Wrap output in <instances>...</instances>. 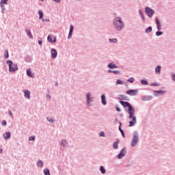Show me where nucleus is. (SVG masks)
Segmentation results:
<instances>
[{
    "instance_id": "nucleus-12",
    "label": "nucleus",
    "mask_w": 175,
    "mask_h": 175,
    "mask_svg": "<svg viewBox=\"0 0 175 175\" xmlns=\"http://www.w3.org/2000/svg\"><path fill=\"white\" fill-rule=\"evenodd\" d=\"M51 58L54 59L57 58V55H58V52H57V50H55V49L53 48L51 49Z\"/></svg>"
},
{
    "instance_id": "nucleus-16",
    "label": "nucleus",
    "mask_w": 175,
    "mask_h": 175,
    "mask_svg": "<svg viewBox=\"0 0 175 175\" xmlns=\"http://www.w3.org/2000/svg\"><path fill=\"white\" fill-rule=\"evenodd\" d=\"M73 35V25H70V30L68 36V39H72V36Z\"/></svg>"
},
{
    "instance_id": "nucleus-52",
    "label": "nucleus",
    "mask_w": 175,
    "mask_h": 175,
    "mask_svg": "<svg viewBox=\"0 0 175 175\" xmlns=\"http://www.w3.org/2000/svg\"><path fill=\"white\" fill-rule=\"evenodd\" d=\"M114 123L115 124H118V119H115V120H114Z\"/></svg>"
},
{
    "instance_id": "nucleus-34",
    "label": "nucleus",
    "mask_w": 175,
    "mask_h": 175,
    "mask_svg": "<svg viewBox=\"0 0 175 175\" xmlns=\"http://www.w3.org/2000/svg\"><path fill=\"white\" fill-rule=\"evenodd\" d=\"M118 129H119L122 137H125V133L124 132V130H122V129H121L120 126L118 127Z\"/></svg>"
},
{
    "instance_id": "nucleus-36",
    "label": "nucleus",
    "mask_w": 175,
    "mask_h": 175,
    "mask_svg": "<svg viewBox=\"0 0 175 175\" xmlns=\"http://www.w3.org/2000/svg\"><path fill=\"white\" fill-rule=\"evenodd\" d=\"M124 81H121L120 79H118L116 81V85H124Z\"/></svg>"
},
{
    "instance_id": "nucleus-44",
    "label": "nucleus",
    "mask_w": 175,
    "mask_h": 175,
    "mask_svg": "<svg viewBox=\"0 0 175 175\" xmlns=\"http://www.w3.org/2000/svg\"><path fill=\"white\" fill-rule=\"evenodd\" d=\"M1 125L3 126H6V125H8V122H6V120H2Z\"/></svg>"
},
{
    "instance_id": "nucleus-20",
    "label": "nucleus",
    "mask_w": 175,
    "mask_h": 175,
    "mask_svg": "<svg viewBox=\"0 0 175 175\" xmlns=\"http://www.w3.org/2000/svg\"><path fill=\"white\" fill-rule=\"evenodd\" d=\"M162 69V66H157L156 68H155V73L156 75H160L161 74V70Z\"/></svg>"
},
{
    "instance_id": "nucleus-48",
    "label": "nucleus",
    "mask_w": 175,
    "mask_h": 175,
    "mask_svg": "<svg viewBox=\"0 0 175 175\" xmlns=\"http://www.w3.org/2000/svg\"><path fill=\"white\" fill-rule=\"evenodd\" d=\"M42 21H43V23H44L45 21L50 22V19H49V18H46V19H42Z\"/></svg>"
},
{
    "instance_id": "nucleus-22",
    "label": "nucleus",
    "mask_w": 175,
    "mask_h": 175,
    "mask_svg": "<svg viewBox=\"0 0 175 175\" xmlns=\"http://www.w3.org/2000/svg\"><path fill=\"white\" fill-rule=\"evenodd\" d=\"M107 68H109V69H116V68H118L117 66V65L114 64L113 63H109L107 65Z\"/></svg>"
},
{
    "instance_id": "nucleus-13",
    "label": "nucleus",
    "mask_w": 175,
    "mask_h": 175,
    "mask_svg": "<svg viewBox=\"0 0 175 175\" xmlns=\"http://www.w3.org/2000/svg\"><path fill=\"white\" fill-rule=\"evenodd\" d=\"M163 94H165L163 90H156L153 92L154 96H159V95H163Z\"/></svg>"
},
{
    "instance_id": "nucleus-23",
    "label": "nucleus",
    "mask_w": 175,
    "mask_h": 175,
    "mask_svg": "<svg viewBox=\"0 0 175 175\" xmlns=\"http://www.w3.org/2000/svg\"><path fill=\"white\" fill-rule=\"evenodd\" d=\"M99 170L101 174H106V168H105V166L103 165L100 166Z\"/></svg>"
},
{
    "instance_id": "nucleus-35",
    "label": "nucleus",
    "mask_w": 175,
    "mask_h": 175,
    "mask_svg": "<svg viewBox=\"0 0 175 175\" xmlns=\"http://www.w3.org/2000/svg\"><path fill=\"white\" fill-rule=\"evenodd\" d=\"M38 14H39V19L40 20L43 19V12H42V10L38 11Z\"/></svg>"
},
{
    "instance_id": "nucleus-55",
    "label": "nucleus",
    "mask_w": 175,
    "mask_h": 175,
    "mask_svg": "<svg viewBox=\"0 0 175 175\" xmlns=\"http://www.w3.org/2000/svg\"><path fill=\"white\" fill-rule=\"evenodd\" d=\"M3 151V150H2V148H0V154H2Z\"/></svg>"
},
{
    "instance_id": "nucleus-30",
    "label": "nucleus",
    "mask_w": 175,
    "mask_h": 175,
    "mask_svg": "<svg viewBox=\"0 0 175 175\" xmlns=\"http://www.w3.org/2000/svg\"><path fill=\"white\" fill-rule=\"evenodd\" d=\"M37 166L38 167H43V161H42V160L38 161Z\"/></svg>"
},
{
    "instance_id": "nucleus-28",
    "label": "nucleus",
    "mask_w": 175,
    "mask_h": 175,
    "mask_svg": "<svg viewBox=\"0 0 175 175\" xmlns=\"http://www.w3.org/2000/svg\"><path fill=\"white\" fill-rule=\"evenodd\" d=\"M126 97L125 95L120 94L119 95L118 99H120V100H126Z\"/></svg>"
},
{
    "instance_id": "nucleus-42",
    "label": "nucleus",
    "mask_w": 175,
    "mask_h": 175,
    "mask_svg": "<svg viewBox=\"0 0 175 175\" xmlns=\"http://www.w3.org/2000/svg\"><path fill=\"white\" fill-rule=\"evenodd\" d=\"M128 83H133L135 81V78L131 77L127 80Z\"/></svg>"
},
{
    "instance_id": "nucleus-33",
    "label": "nucleus",
    "mask_w": 175,
    "mask_h": 175,
    "mask_svg": "<svg viewBox=\"0 0 175 175\" xmlns=\"http://www.w3.org/2000/svg\"><path fill=\"white\" fill-rule=\"evenodd\" d=\"M4 56L5 59H8V58H9V51H8V50L4 51Z\"/></svg>"
},
{
    "instance_id": "nucleus-46",
    "label": "nucleus",
    "mask_w": 175,
    "mask_h": 175,
    "mask_svg": "<svg viewBox=\"0 0 175 175\" xmlns=\"http://www.w3.org/2000/svg\"><path fill=\"white\" fill-rule=\"evenodd\" d=\"M8 114H9L10 117H12V118H13V113L12 112V111H9Z\"/></svg>"
},
{
    "instance_id": "nucleus-43",
    "label": "nucleus",
    "mask_w": 175,
    "mask_h": 175,
    "mask_svg": "<svg viewBox=\"0 0 175 175\" xmlns=\"http://www.w3.org/2000/svg\"><path fill=\"white\" fill-rule=\"evenodd\" d=\"M151 87H159V83H154L150 84Z\"/></svg>"
},
{
    "instance_id": "nucleus-5",
    "label": "nucleus",
    "mask_w": 175,
    "mask_h": 175,
    "mask_svg": "<svg viewBox=\"0 0 175 175\" xmlns=\"http://www.w3.org/2000/svg\"><path fill=\"white\" fill-rule=\"evenodd\" d=\"M145 13L149 18H152V16L155 14V11L150 7H146L145 8Z\"/></svg>"
},
{
    "instance_id": "nucleus-18",
    "label": "nucleus",
    "mask_w": 175,
    "mask_h": 175,
    "mask_svg": "<svg viewBox=\"0 0 175 175\" xmlns=\"http://www.w3.org/2000/svg\"><path fill=\"white\" fill-rule=\"evenodd\" d=\"M118 144H120V139H117V140L113 144V150H118Z\"/></svg>"
},
{
    "instance_id": "nucleus-15",
    "label": "nucleus",
    "mask_w": 175,
    "mask_h": 175,
    "mask_svg": "<svg viewBox=\"0 0 175 175\" xmlns=\"http://www.w3.org/2000/svg\"><path fill=\"white\" fill-rule=\"evenodd\" d=\"M25 98H27V99H31V92L28 90H25L23 91Z\"/></svg>"
},
{
    "instance_id": "nucleus-4",
    "label": "nucleus",
    "mask_w": 175,
    "mask_h": 175,
    "mask_svg": "<svg viewBox=\"0 0 175 175\" xmlns=\"http://www.w3.org/2000/svg\"><path fill=\"white\" fill-rule=\"evenodd\" d=\"M6 64L9 66L10 72H16V70H18V66L16 64H13V61L7 60Z\"/></svg>"
},
{
    "instance_id": "nucleus-58",
    "label": "nucleus",
    "mask_w": 175,
    "mask_h": 175,
    "mask_svg": "<svg viewBox=\"0 0 175 175\" xmlns=\"http://www.w3.org/2000/svg\"><path fill=\"white\" fill-rule=\"evenodd\" d=\"M77 1H80V0H77Z\"/></svg>"
},
{
    "instance_id": "nucleus-6",
    "label": "nucleus",
    "mask_w": 175,
    "mask_h": 175,
    "mask_svg": "<svg viewBox=\"0 0 175 175\" xmlns=\"http://www.w3.org/2000/svg\"><path fill=\"white\" fill-rule=\"evenodd\" d=\"M86 100H87V106L90 107L91 106V102H94V98L92 97V94L91 92H89L86 94Z\"/></svg>"
},
{
    "instance_id": "nucleus-10",
    "label": "nucleus",
    "mask_w": 175,
    "mask_h": 175,
    "mask_svg": "<svg viewBox=\"0 0 175 175\" xmlns=\"http://www.w3.org/2000/svg\"><path fill=\"white\" fill-rule=\"evenodd\" d=\"M152 99V96L144 95L141 97V100L142 102H146L148 100H151Z\"/></svg>"
},
{
    "instance_id": "nucleus-29",
    "label": "nucleus",
    "mask_w": 175,
    "mask_h": 175,
    "mask_svg": "<svg viewBox=\"0 0 175 175\" xmlns=\"http://www.w3.org/2000/svg\"><path fill=\"white\" fill-rule=\"evenodd\" d=\"M46 120L49 121V122H51V124H54V122H55V120L53 119L51 117H47Z\"/></svg>"
},
{
    "instance_id": "nucleus-25",
    "label": "nucleus",
    "mask_w": 175,
    "mask_h": 175,
    "mask_svg": "<svg viewBox=\"0 0 175 175\" xmlns=\"http://www.w3.org/2000/svg\"><path fill=\"white\" fill-rule=\"evenodd\" d=\"M150 32H152V27L149 26L148 28L146 29L145 33H150Z\"/></svg>"
},
{
    "instance_id": "nucleus-19",
    "label": "nucleus",
    "mask_w": 175,
    "mask_h": 175,
    "mask_svg": "<svg viewBox=\"0 0 175 175\" xmlns=\"http://www.w3.org/2000/svg\"><path fill=\"white\" fill-rule=\"evenodd\" d=\"M138 13L142 18V21H143V23H144V21H146V18L144 17V14H143V11L142 10H139Z\"/></svg>"
},
{
    "instance_id": "nucleus-41",
    "label": "nucleus",
    "mask_w": 175,
    "mask_h": 175,
    "mask_svg": "<svg viewBox=\"0 0 175 175\" xmlns=\"http://www.w3.org/2000/svg\"><path fill=\"white\" fill-rule=\"evenodd\" d=\"M8 1L9 0H1L0 5H8Z\"/></svg>"
},
{
    "instance_id": "nucleus-51",
    "label": "nucleus",
    "mask_w": 175,
    "mask_h": 175,
    "mask_svg": "<svg viewBox=\"0 0 175 175\" xmlns=\"http://www.w3.org/2000/svg\"><path fill=\"white\" fill-rule=\"evenodd\" d=\"M116 110L120 112L121 111V108L116 106Z\"/></svg>"
},
{
    "instance_id": "nucleus-8",
    "label": "nucleus",
    "mask_w": 175,
    "mask_h": 175,
    "mask_svg": "<svg viewBox=\"0 0 175 175\" xmlns=\"http://www.w3.org/2000/svg\"><path fill=\"white\" fill-rule=\"evenodd\" d=\"M126 94L127 95H130V96H135L139 94V90H129L126 92Z\"/></svg>"
},
{
    "instance_id": "nucleus-31",
    "label": "nucleus",
    "mask_w": 175,
    "mask_h": 175,
    "mask_svg": "<svg viewBox=\"0 0 175 175\" xmlns=\"http://www.w3.org/2000/svg\"><path fill=\"white\" fill-rule=\"evenodd\" d=\"M108 73H114V75H119L120 71H118V70H108Z\"/></svg>"
},
{
    "instance_id": "nucleus-2",
    "label": "nucleus",
    "mask_w": 175,
    "mask_h": 175,
    "mask_svg": "<svg viewBox=\"0 0 175 175\" xmlns=\"http://www.w3.org/2000/svg\"><path fill=\"white\" fill-rule=\"evenodd\" d=\"M113 25L116 31H121V29L125 28V23L123 22L122 18L120 16H117L113 19Z\"/></svg>"
},
{
    "instance_id": "nucleus-1",
    "label": "nucleus",
    "mask_w": 175,
    "mask_h": 175,
    "mask_svg": "<svg viewBox=\"0 0 175 175\" xmlns=\"http://www.w3.org/2000/svg\"><path fill=\"white\" fill-rule=\"evenodd\" d=\"M119 103H120V105H122V106H123V107H128V109H125V111H127L128 114L129 115V120H131L129 122V126H135V125L137 122L136 116H135L136 109L128 101L120 100Z\"/></svg>"
},
{
    "instance_id": "nucleus-9",
    "label": "nucleus",
    "mask_w": 175,
    "mask_h": 175,
    "mask_svg": "<svg viewBox=\"0 0 175 175\" xmlns=\"http://www.w3.org/2000/svg\"><path fill=\"white\" fill-rule=\"evenodd\" d=\"M68 144V143L66 142V139H62L60 142V150H62V151H65V150H66Z\"/></svg>"
},
{
    "instance_id": "nucleus-14",
    "label": "nucleus",
    "mask_w": 175,
    "mask_h": 175,
    "mask_svg": "<svg viewBox=\"0 0 175 175\" xmlns=\"http://www.w3.org/2000/svg\"><path fill=\"white\" fill-rule=\"evenodd\" d=\"M101 103L104 106H106L107 105V100H106V95L105 94L101 95Z\"/></svg>"
},
{
    "instance_id": "nucleus-47",
    "label": "nucleus",
    "mask_w": 175,
    "mask_h": 175,
    "mask_svg": "<svg viewBox=\"0 0 175 175\" xmlns=\"http://www.w3.org/2000/svg\"><path fill=\"white\" fill-rule=\"evenodd\" d=\"M172 80H173L175 82V74L171 75Z\"/></svg>"
},
{
    "instance_id": "nucleus-17",
    "label": "nucleus",
    "mask_w": 175,
    "mask_h": 175,
    "mask_svg": "<svg viewBox=\"0 0 175 175\" xmlns=\"http://www.w3.org/2000/svg\"><path fill=\"white\" fill-rule=\"evenodd\" d=\"M12 136V134L10 133V132H5L3 135V137H4V139L5 140H8V139H10Z\"/></svg>"
},
{
    "instance_id": "nucleus-3",
    "label": "nucleus",
    "mask_w": 175,
    "mask_h": 175,
    "mask_svg": "<svg viewBox=\"0 0 175 175\" xmlns=\"http://www.w3.org/2000/svg\"><path fill=\"white\" fill-rule=\"evenodd\" d=\"M139 142H140V134L139 133V131H134L133 135V138L131 144V147H136V146H137V144H139Z\"/></svg>"
},
{
    "instance_id": "nucleus-54",
    "label": "nucleus",
    "mask_w": 175,
    "mask_h": 175,
    "mask_svg": "<svg viewBox=\"0 0 175 175\" xmlns=\"http://www.w3.org/2000/svg\"><path fill=\"white\" fill-rule=\"evenodd\" d=\"M122 126V123L121 122H119V126H120L121 128Z\"/></svg>"
},
{
    "instance_id": "nucleus-7",
    "label": "nucleus",
    "mask_w": 175,
    "mask_h": 175,
    "mask_svg": "<svg viewBox=\"0 0 175 175\" xmlns=\"http://www.w3.org/2000/svg\"><path fill=\"white\" fill-rule=\"evenodd\" d=\"M125 155H126V147H123L117 155V158L118 159H122Z\"/></svg>"
},
{
    "instance_id": "nucleus-32",
    "label": "nucleus",
    "mask_w": 175,
    "mask_h": 175,
    "mask_svg": "<svg viewBox=\"0 0 175 175\" xmlns=\"http://www.w3.org/2000/svg\"><path fill=\"white\" fill-rule=\"evenodd\" d=\"M109 43H117L118 40L117 38H109Z\"/></svg>"
},
{
    "instance_id": "nucleus-21",
    "label": "nucleus",
    "mask_w": 175,
    "mask_h": 175,
    "mask_svg": "<svg viewBox=\"0 0 175 175\" xmlns=\"http://www.w3.org/2000/svg\"><path fill=\"white\" fill-rule=\"evenodd\" d=\"M25 32L27 33V36H29V39H33V36H32V33H31V31L25 29Z\"/></svg>"
},
{
    "instance_id": "nucleus-49",
    "label": "nucleus",
    "mask_w": 175,
    "mask_h": 175,
    "mask_svg": "<svg viewBox=\"0 0 175 175\" xmlns=\"http://www.w3.org/2000/svg\"><path fill=\"white\" fill-rule=\"evenodd\" d=\"M55 42H57V37H54L53 40L52 41V43H55Z\"/></svg>"
},
{
    "instance_id": "nucleus-45",
    "label": "nucleus",
    "mask_w": 175,
    "mask_h": 175,
    "mask_svg": "<svg viewBox=\"0 0 175 175\" xmlns=\"http://www.w3.org/2000/svg\"><path fill=\"white\" fill-rule=\"evenodd\" d=\"M35 139V136H31L29 137V140L30 142H33V139Z\"/></svg>"
},
{
    "instance_id": "nucleus-53",
    "label": "nucleus",
    "mask_w": 175,
    "mask_h": 175,
    "mask_svg": "<svg viewBox=\"0 0 175 175\" xmlns=\"http://www.w3.org/2000/svg\"><path fill=\"white\" fill-rule=\"evenodd\" d=\"M53 1H54V2H57V3L61 2V0H53Z\"/></svg>"
},
{
    "instance_id": "nucleus-37",
    "label": "nucleus",
    "mask_w": 175,
    "mask_h": 175,
    "mask_svg": "<svg viewBox=\"0 0 175 175\" xmlns=\"http://www.w3.org/2000/svg\"><path fill=\"white\" fill-rule=\"evenodd\" d=\"M0 6L1 8V13L3 14V13H5V11L6 10V8H5V5L3 4H0Z\"/></svg>"
},
{
    "instance_id": "nucleus-40",
    "label": "nucleus",
    "mask_w": 175,
    "mask_h": 175,
    "mask_svg": "<svg viewBox=\"0 0 175 175\" xmlns=\"http://www.w3.org/2000/svg\"><path fill=\"white\" fill-rule=\"evenodd\" d=\"M98 136L100 137H106V135H105V131H101L98 133Z\"/></svg>"
},
{
    "instance_id": "nucleus-27",
    "label": "nucleus",
    "mask_w": 175,
    "mask_h": 175,
    "mask_svg": "<svg viewBox=\"0 0 175 175\" xmlns=\"http://www.w3.org/2000/svg\"><path fill=\"white\" fill-rule=\"evenodd\" d=\"M140 83L142 84V85H148V81L147 80L142 79Z\"/></svg>"
},
{
    "instance_id": "nucleus-38",
    "label": "nucleus",
    "mask_w": 175,
    "mask_h": 175,
    "mask_svg": "<svg viewBox=\"0 0 175 175\" xmlns=\"http://www.w3.org/2000/svg\"><path fill=\"white\" fill-rule=\"evenodd\" d=\"M47 40L50 42V43H53V35L48 36Z\"/></svg>"
},
{
    "instance_id": "nucleus-56",
    "label": "nucleus",
    "mask_w": 175,
    "mask_h": 175,
    "mask_svg": "<svg viewBox=\"0 0 175 175\" xmlns=\"http://www.w3.org/2000/svg\"><path fill=\"white\" fill-rule=\"evenodd\" d=\"M55 85H56V87H58V82H55Z\"/></svg>"
},
{
    "instance_id": "nucleus-26",
    "label": "nucleus",
    "mask_w": 175,
    "mask_h": 175,
    "mask_svg": "<svg viewBox=\"0 0 175 175\" xmlns=\"http://www.w3.org/2000/svg\"><path fill=\"white\" fill-rule=\"evenodd\" d=\"M43 173L44 175H51V174H50V170H49V168L44 169Z\"/></svg>"
},
{
    "instance_id": "nucleus-50",
    "label": "nucleus",
    "mask_w": 175,
    "mask_h": 175,
    "mask_svg": "<svg viewBox=\"0 0 175 175\" xmlns=\"http://www.w3.org/2000/svg\"><path fill=\"white\" fill-rule=\"evenodd\" d=\"M42 43H43V41H42V40H38V44H40V46H42Z\"/></svg>"
},
{
    "instance_id": "nucleus-11",
    "label": "nucleus",
    "mask_w": 175,
    "mask_h": 175,
    "mask_svg": "<svg viewBox=\"0 0 175 175\" xmlns=\"http://www.w3.org/2000/svg\"><path fill=\"white\" fill-rule=\"evenodd\" d=\"M155 24L157 25L158 31H161V29H162V25L161 24V21L159 20V18H155Z\"/></svg>"
},
{
    "instance_id": "nucleus-24",
    "label": "nucleus",
    "mask_w": 175,
    "mask_h": 175,
    "mask_svg": "<svg viewBox=\"0 0 175 175\" xmlns=\"http://www.w3.org/2000/svg\"><path fill=\"white\" fill-rule=\"evenodd\" d=\"M27 75L29 76V77H33V75L32 74V72L31 71V68H28L26 70Z\"/></svg>"
},
{
    "instance_id": "nucleus-39",
    "label": "nucleus",
    "mask_w": 175,
    "mask_h": 175,
    "mask_svg": "<svg viewBox=\"0 0 175 175\" xmlns=\"http://www.w3.org/2000/svg\"><path fill=\"white\" fill-rule=\"evenodd\" d=\"M155 34H156V36H161V35H163V31H161V30H158Z\"/></svg>"
},
{
    "instance_id": "nucleus-57",
    "label": "nucleus",
    "mask_w": 175,
    "mask_h": 175,
    "mask_svg": "<svg viewBox=\"0 0 175 175\" xmlns=\"http://www.w3.org/2000/svg\"><path fill=\"white\" fill-rule=\"evenodd\" d=\"M46 96H47V97H48L49 99H51V96H49V94L46 95Z\"/></svg>"
}]
</instances>
